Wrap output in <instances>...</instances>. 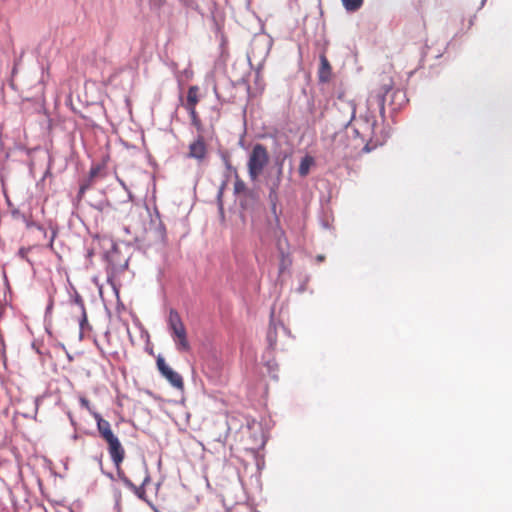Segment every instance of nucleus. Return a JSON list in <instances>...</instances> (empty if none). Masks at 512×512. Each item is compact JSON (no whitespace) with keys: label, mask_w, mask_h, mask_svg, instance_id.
<instances>
[{"label":"nucleus","mask_w":512,"mask_h":512,"mask_svg":"<svg viewBox=\"0 0 512 512\" xmlns=\"http://www.w3.org/2000/svg\"><path fill=\"white\" fill-rule=\"evenodd\" d=\"M102 166L101 165H94L90 168L88 176L81 180V185H87V188L90 189L93 183L94 178L99 174Z\"/></svg>","instance_id":"obj_19"},{"label":"nucleus","mask_w":512,"mask_h":512,"mask_svg":"<svg viewBox=\"0 0 512 512\" xmlns=\"http://www.w3.org/2000/svg\"><path fill=\"white\" fill-rule=\"evenodd\" d=\"M27 226H35L39 231L43 232L44 237H47V231L45 227H43L42 225L33 222L31 224H28Z\"/></svg>","instance_id":"obj_28"},{"label":"nucleus","mask_w":512,"mask_h":512,"mask_svg":"<svg viewBox=\"0 0 512 512\" xmlns=\"http://www.w3.org/2000/svg\"><path fill=\"white\" fill-rule=\"evenodd\" d=\"M227 185V180H224L221 185L218 188L216 200H217V206L220 214H224V203H223V193L225 190V187Z\"/></svg>","instance_id":"obj_22"},{"label":"nucleus","mask_w":512,"mask_h":512,"mask_svg":"<svg viewBox=\"0 0 512 512\" xmlns=\"http://www.w3.org/2000/svg\"><path fill=\"white\" fill-rule=\"evenodd\" d=\"M123 230L125 233L129 234L130 233V228L128 226H124L123 227Z\"/></svg>","instance_id":"obj_36"},{"label":"nucleus","mask_w":512,"mask_h":512,"mask_svg":"<svg viewBox=\"0 0 512 512\" xmlns=\"http://www.w3.org/2000/svg\"><path fill=\"white\" fill-rule=\"evenodd\" d=\"M277 165L278 167L276 170V175L274 177H271L268 199L270 202V210L273 215L274 221L276 225L279 226L281 210L278 211L277 209L279 202L278 189L280 187L283 175V162H278Z\"/></svg>","instance_id":"obj_8"},{"label":"nucleus","mask_w":512,"mask_h":512,"mask_svg":"<svg viewBox=\"0 0 512 512\" xmlns=\"http://www.w3.org/2000/svg\"><path fill=\"white\" fill-rule=\"evenodd\" d=\"M190 115L192 125L197 129V131L201 132L203 130V126L201 120L196 112V108L186 109Z\"/></svg>","instance_id":"obj_23"},{"label":"nucleus","mask_w":512,"mask_h":512,"mask_svg":"<svg viewBox=\"0 0 512 512\" xmlns=\"http://www.w3.org/2000/svg\"><path fill=\"white\" fill-rule=\"evenodd\" d=\"M90 206L93 209L105 214H108L111 210L114 209L113 205L106 197L100 199L96 203H91Z\"/></svg>","instance_id":"obj_17"},{"label":"nucleus","mask_w":512,"mask_h":512,"mask_svg":"<svg viewBox=\"0 0 512 512\" xmlns=\"http://www.w3.org/2000/svg\"><path fill=\"white\" fill-rule=\"evenodd\" d=\"M387 100L392 113L399 111L408 102L406 92L402 89H394L391 78H388L377 91L370 93L367 101L369 105L375 102L381 117L384 118Z\"/></svg>","instance_id":"obj_3"},{"label":"nucleus","mask_w":512,"mask_h":512,"mask_svg":"<svg viewBox=\"0 0 512 512\" xmlns=\"http://www.w3.org/2000/svg\"><path fill=\"white\" fill-rule=\"evenodd\" d=\"M268 162L269 154L267 148L261 143L255 144L249 155L247 163L249 178L252 181L257 180Z\"/></svg>","instance_id":"obj_6"},{"label":"nucleus","mask_w":512,"mask_h":512,"mask_svg":"<svg viewBox=\"0 0 512 512\" xmlns=\"http://www.w3.org/2000/svg\"><path fill=\"white\" fill-rule=\"evenodd\" d=\"M79 401H80V404L82 407H84L86 410H88L90 413H92L94 415L95 412H92V409H91V406H90V402L89 400L84 397V396H81L79 398Z\"/></svg>","instance_id":"obj_25"},{"label":"nucleus","mask_w":512,"mask_h":512,"mask_svg":"<svg viewBox=\"0 0 512 512\" xmlns=\"http://www.w3.org/2000/svg\"><path fill=\"white\" fill-rule=\"evenodd\" d=\"M224 162H225V166H226V168L228 170L233 169V167H232V165H231V163H230V161H229V159L227 157H224Z\"/></svg>","instance_id":"obj_31"},{"label":"nucleus","mask_w":512,"mask_h":512,"mask_svg":"<svg viewBox=\"0 0 512 512\" xmlns=\"http://www.w3.org/2000/svg\"><path fill=\"white\" fill-rule=\"evenodd\" d=\"M74 302L80 306V308L82 309L83 311V314H84V320H86V316H85V308H84V302L81 298V296L78 294V293H75V296H74Z\"/></svg>","instance_id":"obj_26"},{"label":"nucleus","mask_w":512,"mask_h":512,"mask_svg":"<svg viewBox=\"0 0 512 512\" xmlns=\"http://www.w3.org/2000/svg\"><path fill=\"white\" fill-rule=\"evenodd\" d=\"M274 310L271 311V322L267 332V341L269 347L273 350H284L287 346V341L290 339V331L284 327L282 323H274Z\"/></svg>","instance_id":"obj_7"},{"label":"nucleus","mask_w":512,"mask_h":512,"mask_svg":"<svg viewBox=\"0 0 512 512\" xmlns=\"http://www.w3.org/2000/svg\"><path fill=\"white\" fill-rule=\"evenodd\" d=\"M93 281H94V283H95L97 286H99V288H102V284H99V282H98V277H94V278H93Z\"/></svg>","instance_id":"obj_34"},{"label":"nucleus","mask_w":512,"mask_h":512,"mask_svg":"<svg viewBox=\"0 0 512 512\" xmlns=\"http://www.w3.org/2000/svg\"><path fill=\"white\" fill-rule=\"evenodd\" d=\"M157 369L160 374L173 386L178 390L184 389V381L182 376L174 371L166 362L162 356H158L156 359Z\"/></svg>","instance_id":"obj_10"},{"label":"nucleus","mask_w":512,"mask_h":512,"mask_svg":"<svg viewBox=\"0 0 512 512\" xmlns=\"http://www.w3.org/2000/svg\"><path fill=\"white\" fill-rule=\"evenodd\" d=\"M116 180L117 182L120 184V186L126 191L127 193V200H123L122 202H128V201H132L133 199V194L132 192L130 191V189L128 188V186L126 185V183L124 182L123 179H121L120 177L116 176Z\"/></svg>","instance_id":"obj_24"},{"label":"nucleus","mask_w":512,"mask_h":512,"mask_svg":"<svg viewBox=\"0 0 512 512\" xmlns=\"http://www.w3.org/2000/svg\"><path fill=\"white\" fill-rule=\"evenodd\" d=\"M279 251H280V263H279V273L283 274L285 271H287L291 264L292 260L289 255V253H285L283 248H281V245L279 244Z\"/></svg>","instance_id":"obj_16"},{"label":"nucleus","mask_w":512,"mask_h":512,"mask_svg":"<svg viewBox=\"0 0 512 512\" xmlns=\"http://www.w3.org/2000/svg\"><path fill=\"white\" fill-rule=\"evenodd\" d=\"M56 234L57 232L55 230H52L51 232V236L49 238V246L52 247L53 246V242H54V239L56 237Z\"/></svg>","instance_id":"obj_30"},{"label":"nucleus","mask_w":512,"mask_h":512,"mask_svg":"<svg viewBox=\"0 0 512 512\" xmlns=\"http://www.w3.org/2000/svg\"><path fill=\"white\" fill-rule=\"evenodd\" d=\"M168 327L177 351L190 352L191 344L188 340L186 327L175 309H170L169 311Z\"/></svg>","instance_id":"obj_5"},{"label":"nucleus","mask_w":512,"mask_h":512,"mask_svg":"<svg viewBox=\"0 0 512 512\" xmlns=\"http://www.w3.org/2000/svg\"><path fill=\"white\" fill-rule=\"evenodd\" d=\"M485 3H486V0H482L481 4H480V7H483L485 5Z\"/></svg>","instance_id":"obj_37"},{"label":"nucleus","mask_w":512,"mask_h":512,"mask_svg":"<svg viewBox=\"0 0 512 512\" xmlns=\"http://www.w3.org/2000/svg\"><path fill=\"white\" fill-rule=\"evenodd\" d=\"M214 93H215L216 98L221 102V104L227 102L225 99H222V97H221V95H220V93L218 91L217 86H214Z\"/></svg>","instance_id":"obj_29"},{"label":"nucleus","mask_w":512,"mask_h":512,"mask_svg":"<svg viewBox=\"0 0 512 512\" xmlns=\"http://www.w3.org/2000/svg\"><path fill=\"white\" fill-rule=\"evenodd\" d=\"M105 262L106 281L111 288H119L122 283L118 280V276L125 272L128 267L129 256L123 254L120 247L111 241V247L103 254Z\"/></svg>","instance_id":"obj_4"},{"label":"nucleus","mask_w":512,"mask_h":512,"mask_svg":"<svg viewBox=\"0 0 512 512\" xmlns=\"http://www.w3.org/2000/svg\"><path fill=\"white\" fill-rule=\"evenodd\" d=\"M148 233L155 244H164L167 239V231L164 223L161 220L160 213L155 209L154 214L150 215L148 226Z\"/></svg>","instance_id":"obj_9"},{"label":"nucleus","mask_w":512,"mask_h":512,"mask_svg":"<svg viewBox=\"0 0 512 512\" xmlns=\"http://www.w3.org/2000/svg\"><path fill=\"white\" fill-rule=\"evenodd\" d=\"M240 215L243 221L247 214L253 213L259 206V194L256 190L251 189L245 194L238 197Z\"/></svg>","instance_id":"obj_11"},{"label":"nucleus","mask_w":512,"mask_h":512,"mask_svg":"<svg viewBox=\"0 0 512 512\" xmlns=\"http://www.w3.org/2000/svg\"><path fill=\"white\" fill-rule=\"evenodd\" d=\"M187 158L194 159L198 164L204 163L208 158V147L202 135H198L188 147Z\"/></svg>","instance_id":"obj_12"},{"label":"nucleus","mask_w":512,"mask_h":512,"mask_svg":"<svg viewBox=\"0 0 512 512\" xmlns=\"http://www.w3.org/2000/svg\"><path fill=\"white\" fill-rule=\"evenodd\" d=\"M234 173H235V182H234V193L239 196L245 194L246 191H250L251 189L247 188L246 187V184L243 180H241L239 177H238V174H237V171L234 169Z\"/></svg>","instance_id":"obj_20"},{"label":"nucleus","mask_w":512,"mask_h":512,"mask_svg":"<svg viewBox=\"0 0 512 512\" xmlns=\"http://www.w3.org/2000/svg\"><path fill=\"white\" fill-rule=\"evenodd\" d=\"M112 291H113V294L115 295V297L117 298V300H119V290L115 289V290H112Z\"/></svg>","instance_id":"obj_35"},{"label":"nucleus","mask_w":512,"mask_h":512,"mask_svg":"<svg viewBox=\"0 0 512 512\" xmlns=\"http://www.w3.org/2000/svg\"><path fill=\"white\" fill-rule=\"evenodd\" d=\"M87 190H89V189L87 188V185H81V184H79V189H78L77 196H76V197H77V200H79V201H80V200L84 197V195H85V193H86V191H87Z\"/></svg>","instance_id":"obj_27"},{"label":"nucleus","mask_w":512,"mask_h":512,"mask_svg":"<svg viewBox=\"0 0 512 512\" xmlns=\"http://www.w3.org/2000/svg\"><path fill=\"white\" fill-rule=\"evenodd\" d=\"M346 11L355 12L363 5V0H341Z\"/></svg>","instance_id":"obj_21"},{"label":"nucleus","mask_w":512,"mask_h":512,"mask_svg":"<svg viewBox=\"0 0 512 512\" xmlns=\"http://www.w3.org/2000/svg\"><path fill=\"white\" fill-rule=\"evenodd\" d=\"M315 166V158L309 154H306L301 158L298 173L301 177H306L311 167Z\"/></svg>","instance_id":"obj_15"},{"label":"nucleus","mask_w":512,"mask_h":512,"mask_svg":"<svg viewBox=\"0 0 512 512\" xmlns=\"http://www.w3.org/2000/svg\"><path fill=\"white\" fill-rule=\"evenodd\" d=\"M198 102V87L190 86L187 92V103L185 105L186 109L196 108V104Z\"/></svg>","instance_id":"obj_18"},{"label":"nucleus","mask_w":512,"mask_h":512,"mask_svg":"<svg viewBox=\"0 0 512 512\" xmlns=\"http://www.w3.org/2000/svg\"><path fill=\"white\" fill-rule=\"evenodd\" d=\"M337 100L340 102H345L348 108L350 109V117L349 120L344 124V128L347 130V128L350 126L351 122L355 120L356 118V111L357 106L356 103L353 100L345 101V92L343 90L337 92Z\"/></svg>","instance_id":"obj_14"},{"label":"nucleus","mask_w":512,"mask_h":512,"mask_svg":"<svg viewBox=\"0 0 512 512\" xmlns=\"http://www.w3.org/2000/svg\"><path fill=\"white\" fill-rule=\"evenodd\" d=\"M323 260H324V256L323 255L316 256V261L317 262H322Z\"/></svg>","instance_id":"obj_33"},{"label":"nucleus","mask_w":512,"mask_h":512,"mask_svg":"<svg viewBox=\"0 0 512 512\" xmlns=\"http://www.w3.org/2000/svg\"><path fill=\"white\" fill-rule=\"evenodd\" d=\"M94 418L97 422V429L99 435L107 444V450L111 458V461L116 468L118 477L120 478V480L123 481V483L126 486L136 490L137 487L125 475L124 471L121 468L126 456L125 448L121 444L117 435L113 432L109 421L103 419L99 413H94Z\"/></svg>","instance_id":"obj_2"},{"label":"nucleus","mask_w":512,"mask_h":512,"mask_svg":"<svg viewBox=\"0 0 512 512\" xmlns=\"http://www.w3.org/2000/svg\"><path fill=\"white\" fill-rule=\"evenodd\" d=\"M359 123V128L352 129L353 139L348 143L343 140L347 133L346 131L334 133L335 149H342L343 151L350 149L351 151L349 153L360 149L362 153H369L386 142L388 138L387 134H381L379 136L375 133L377 121L374 115L370 113H366L364 116L361 115Z\"/></svg>","instance_id":"obj_1"},{"label":"nucleus","mask_w":512,"mask_h":512,"mask_svg":"<svg viewBox=\"0 0 512 512\" xmlns=\"http://www.w3.org/2000/svg\"><path fill=\"white\" fill-rule=\"evenodd\" d=\"M319 62L317 72L318 82L320 84L328 83L332 77V67L324 52L319 55Z\"/></svg>","instance_id":"obj_13"},{"label":"nucleus","mask_w":512,"mask_h":512,"mask_svg":"<svg viewBox=\"0 0 512 512\" xmlns=\"http://www.w3.org/2000/svg\"><path fill=\"white\" fill-rule=\"evenodd\" d=\"M148 481V477L145 478L143 485Z\"/></svg>","instance_id":"obj_38"},{"label":"nucleus","mask_w":512,"mask_h":512,"mask_svg":"<svg viewBox=\"0 0 512 512\" xmlns=\"http://www.w3.org/2000/svg\"><path fill=\"white\" fill-rule=\"evenodd\" d=\"M94 252L92 249H87V257L91 258L93 256Z\"/></svg>","instance_id":"obj_32"}]
</instances>
